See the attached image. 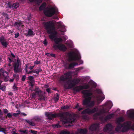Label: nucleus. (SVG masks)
Masks as SVG:
<instances>
[{
  "instance_id": "10",
  "label": "nucleus",
  "mask_w": 134,
  "mask_h": 134,
  "mask_svg": "<svg viewBox=\"0 0 134 134\" xmlns=\"http://www.w3.org/2000/svg\"><path fill=\"white\" fill-rule=\"evenodd\" d=\"M72 76V72H67L61 76L60 80L62 81H65L67 79L71 78Z\"/></svg>"
},
{
  "instance_id": "3",
  "label": "nucleus",
  "mask_w": 134,
  "mask_h": 134,
  "mask_svg": "<svg viewBox=\"0 0 134 134\" xmlns=\"http://www.w3.org/2000/svg\"><path fill=\"white\" fill-rule=\"evenodd\" d=\"M43 24L47 30L48 33L51 34L49 36L50 38L54 41L55 44L53 46L54 48L61 51L66 50V48L65 46L63 44L59 43L62 41V38H56V35L57 32L55 31L54 23L53 21H50L47 22H44Z\"/></svg>"
},
{
  "instance_id": "45",
  "label": "nucleus",
  "mask_w": 134,
  "mask_h": 134,
  "mask_svg": "<svg viewBox=\"0 0 134 134\" xmlns=\"http://www.w3.org/2000/svg\"><path fill=\"white\" fill-rule=\"evenodd\" d=\"M26 78V76H23L22 80L23 81H24L25 79Z\"/></svg>"
},
{
  "instance_id": "2",
  "label": "nucleus",
  "mask_w": 134,
  "mask_h": 134,
  "mask_svg": "<svg viewBox=\"0 0 134 134\" xmlns=\"http://www.w3.org/2000/svg\"><path fill=\"white\" fill-rule=\"evenodd\" d=\"M113 106V104L111 101H108L99 107H102V108H99L97 107H95L92 109L87 108L83 110L81 113L82 114H92L96 112H97L93 115V118L94 119H99L103 121H105L110 119L113 117L114 114V113L110 114L104 118L103 116L104 113H107L108 110L107 109H110Z\"/></svg>"
},
{
  "instance_id": "58",
  "label": "nucleus",
  "mask_w": 134,
  "mask_h": 134,
  "mask_svg": "<svg viewBox=\"0 0 134 134\" xmlns=\"http://www.w3.org/2000/svg\"><path fill=\"white\" fill-rule=\"evenodd\" d=\"M100 134H102V133H100Z\"/></svg>"
},
{
  "instance_id": "26",
  "label": "nucleus",
  "mask_w": 134,
  "mask_h": 134,
  "mask_svg": "<svg viewBox=\"0 0 134 134\" xmlns=\"http://www.w3.org/2000/svg\"><path fill=\"white\" fill-rule=\"evenodd\" d=\"M28 79L30 80L31 83H33L34 82V77L32 76H30L28 77Z\"/></svg>"
},
{
  "instance_id": "43",
  "label": "nucleus",
  "mask_w": 134,
  "mask_h": 134,
  "mask_svg": "<svg viewBox=\"0 0 134 134\" xmlns=\"http://www.w3.org/2000/svg\"><path fill=\"white\" fill-rule=\"evenodd\" d=\"M30 132L31 133L35 134H36L37 132L36 131H33L32 130H31Z\"/></svg>"
},
{
  "instance_id": "48",
  "label": "nucleus",
  "mask_w": 134,
  "mask_h": 134,
  "mask_svg": "<svg viewBox=\"0 0 134 134\" xmlns=\"http://www.w3.org/2000/svg\"><path fill=\"white\" fill-rule=\"evenodd\" d=\"M43 43L45 45H46L47 44V43L46 42V40H45L43 42Z\"/></svg>"
},
{
  "instance_id": "42",
  "label": "nucleus",
  "mask_w": 134,
  "mask_h": 134,
  "mask_svg": "<svg viewBox=\"0 0 134 134\" xmlns=\"http://www.w3.org/2000/svg\"><path fill=\"white\" fill-rule=\"evenodd\" d=\"M19 114V113H14L12 115H13L14 116H18Z\"/></svg>"
},
{
  "instance_id": "32",
  "label": "nucleus",
  "mask_w": 134,
  "mask_h": 134,
  "mask_svg": "<svg viewBox=\"0 0 134 134\" xmlns=\"http://www.w3.org/2000/svg\"><path fill=\"white\" fill-rule=\"evenodd\" d=\"M75 108H77L78 110L79 111H80L82 110V109L81 108H79V105L78 104H77L76 106L75 107Z\"/></svg>"
},
{
  "instance_id": "8",
  "label": "nucleus",
  "mask_w": 134,
  "mask_h": 134,
  "mask_svg": "<svg viewBox=\"0 0 134 134\" xmlns=\"http://www.w3.org/2000/svg\"><path fill=\"white\" fill-rule=\"evenodd\" d=\"M96 92L99 94L96 97V98L98 104L101 102L105 98V96L102 93L101 91L99 89H97Z\"/></svg>"
},
{
  "instance_id": "49",
  "label": "nucleus",
  "mask_w": 134,
  "mask_h": 134,
  "mask_svg": "<svg viewBox=\"0 0 134 134\" xmlns=\"http://www.w3.org/2000/svg\"><path fill=\"white\" fill-rule=\"evenodd\" d=\"M58 99H59V97L58 96H57L56 98L55 99V101H57L58 100Z\"/></svg>"
},
{
  "instance_id": "56",
  "label": "nucleus",
  "mask_w": 134,
  "mask_h": 134,
  "mask_svg": "<svg viewBox=\"0 0 134 134\" xmlns=\"http://www.w3.org/2000/svg\"><path fill=\"white\" fill-rule=\"evenodd\" d=\"M83 118L84 119H85L86 118V117L85 116H83Z\"/></svg>"
},
{
  "instance_id": "52",
  "label": "nucleus",
  "mask_w": 134,
  "mask_h": 134,
  "mask_svg": "<svg viewBox=\"0 0 134 134\" xmlns=\"http://www.w3.org/2000/svg\"><path fill=\"white\" fill-rule=\"evenodd\" d=\"M11 54V55H12V56L13 57H15V56L14 55L13 53H12Z\"/></svg>"
},
{
  "instance_id": "7",
  "label": "nucleus",
  "mask_w": 134,
  "mask_h": 134,
  "mask_svg": "<svg viewBox=\"0 0 134 134\" xmlns=\"http://www.w3.org/2000/svg\"><path fill=\"white\" fill-rule=\"evenodd\" d=\"M45 15L47 16H52L58 12L57 8L55 6L51 7L46 8L44 11Z\"/></svg>"
},
{
  "instance_id": "30",
  "label": "nucleus",
  "mask_w": 134,
  "mask_h": 134,
  "mask_svg": "<svg viewBox=\"0 0 134 134\" xmlns=\"http://www.w3.org/2000/svg\"><path fill=\"white\" fill-rule=\"evenodd\" d=\"M52 126L53 127L55 128L60 127H61V126L58 124L53 125H52Z\"/></svg>"
},
{
  "instance_id": "31",
  "label": "nucleus",
  "mask_w": 134,
  "mask_h": 134,
  "mask_svg": "<svg viewBox=\"0 0 134 134\" xmlns=\"http://www.w3.org/2000/svg\"><path fill=\"white\" fill-rule=\"evenodd\" d=\"M6 87L5 86H1L0 87V89H1L3 91H5L6 90Z\"/></svg>"
},
{
  "instance_id": "50",
  "label": "nucleus",
  "mask_w": 134,
  "mask_h": 134,
  "mask_svg": "<svg viewBox=\"0 0 134 134\" xmlns=\"http://www.w3.org/2000/svg\"><path fill=\"white\" fill-rule=\"evenodd\" d=\"M46 91L48 93H49L50 92V89L49 88H48L46 89Z\"/></svg>"
},
{
  "instance_id": "25",
  "label": "nucleus",
  "mask_w": 134,
  "mask_h": 134,
  "mask_svg": "<svg viewBox=\"0 0 134 134\" xmlns=\"http://www.w3.org/2000/svg\"><path fill=\"white\" fill-rule=\"evenodd\" d=\"M46 4L45 3H43L40 7L39 9L40 10H42L45 7Z\"/></svg>"
},
{
  "instance_id": "33",
  "label": "nucleus",
  "mask_w": 134,
  "mask_h": 134,
  "mask_svg": "<svg viewBox=\"0 0 134 134\" xmlns=\"http://www.w3.org/2000/svg\"><path fill=\"white\" fill-rule=\"evenodd\" d=\"M46 55H47L48 56L51 55L52 57H55V55L54 54H50L48 53H46Z\"/></svg>"
},
{
  "instance_id": "15",
  "label": "nucleus",
  "mask_w": 134,
  "mask_h": 134,
  "mask_svg": "<svg viewBox=\"0 0 134 134\" xmlns=\"http://www.w3.org/2000/svg\"><path fill=\"white\" fill-rule=\"evenodd\" d=\"M14 25L19 30H20L23 26V23L21 21L16 22L15 23Z\"/></svg>"
},
{
  "instance_id": "17",
  "label": "nucleus",
  "mask_w": 134,
  "mask_h": 134,
  "mask_svg": "<svg viewBox=\"0 0 134 134\" xmlns=\"http://www.w3.org/2000/svg\"><path fill=\"white\" fill-rule=\"evenodd\" d=\"M25 32L26 31H25L24 33L25 35L27 36H32L35 34L32 30L30 29H29L27 31Z\"/></svg>"
},
{
  "instance_id": "29",
  "label": "nucleus",
  "mask_w": 134,
  "mask_h": 134,
  "mask_svg": "<svg viewBox=\"0 0 134 134\" xmlns=\"http://www.w3.org/2000/svg\"><path fill=\"white\" fill-rule=\"evenodd\" d=\"M12 4L10 2H8L6 5V7L7 8H10L11 7Z\"/></svg>"
},
{
  "instance_id": "6",
  "label": "nucleus",
  "mask_w": 134,
  "mask_h": 134,
  "mask_svg": "<svg viewBox=\"0 0 134 134\" xmlns=\"http://www.w3.org/2000/svg\"><path fill=\"white\" fill-rule=\"evenodd\" d=\"M61 120L64 124L71 123L73 122L75 119V115L74 114L68 112L61 114Z\"/></svg>"
},
{
  "instance_id": "24",
  "label": "nucleus",
  "mask_w": 134,
  "mask_h": 134,
  "mask_svg": "<svg viewBox=\"0 0 134 134\" xmlns=\"http://www.w3.org/2000/svg\"><path fill=\"white\" fill-rule=\"evenodd\" d=\"M60 134H73V133L67 131H63L61 132Z\"/></svg>"
},
{
  "instance_id": "19",
  "label": "nucleus",
  "mask_w": 134,
  "mask_h": 134,
  "mask_svg": "<svg viewBox=\"0 0 134 134\" xmlns=\"http://www.w3.org/2000/svg\"><path fill=\"white\" fill-rule=\"evenodd\" d=\"M87 131L86 129H78L76 132V134H87Z\"/></svg>"
},
{
  "instance_id": "1",
  "label": "nucleus",
  "mask_w": 134,
  "mask_h": 134,
  "mask_svg": "<svg viewBox=\"0 0 134 134\" xmlns=\"http://www.w3.org/2000/svg\"><path fill=\"white\" fill-rule=\"evenodd\" d=\"M80 81V80L78 78H75L72 80H69L67 82L66 84L64 85V86L67 89L73 88L74 91L75 92H79L83 89L90 88L89 90H84L82 91V93L86 98L83 100V104L86 107H92L95 105V101L94 100H92L91 97H90L92 94V90L91 88L95 87L96 84L93 81H91L89 82L88 84L74 87Z\"/></svg>"
},
{
  "instance_id": "12",
  "label": "nucleus",
  "mask_w": 134,
  "mask_h": 134,
  "mask_svg": "<svg viewBox=\"0 0 134 134\" xmlns=\"http://www.w3.org/2000/svg\"><path fill=\"white\" fill-rule=\"evenodd\" d=\"M41 92L39 89H38L37 90H36V91L35 93H32V98H34L35 97H36L37 96H38L41 99H43V97H42V96H41Z\"/></svg>"
},
{
  "instance_id": "22",
  "label": "nucleus",
  "mask_w": 134,
  "mask_h": 134,
  "mask_svg": "<svg viewBox=\"0 0 134 134\" xmlns=\"http://www.w3.org/2000/svg\"><path fill=\"white\" fill-rule=\"evenodd\" d=\"M42 71L41 68H37V69H36L35 70H33V72L34 73L38 74L40 72Z\"/></svg>"
},
{
  "instance_id": "14",
  "label": "nucleus",
  "mask_w": 134,
  "mask_h": 134,
  "mask_svg": "<svg viewBox=\"0 0 134 134\" xmlns=\"http://www.w3.org/2000/svg\"><path fill=\"white\" fill-rule=\"evenodd\" d=\"M0 42L3 46L5 47H6L8 44V43L6 41L4 37L3 36L0 37Z\"/></svg>"
},
{
  "instance_id": "54",
  "label": "nucleus",
  "mask_w": 134,
  "mask_h": 134,
  "mask_svg": "<svg viewBox=\"0 0 134 134\" xmlns=\"http://www.w3.org/2000/svg\"><path fill=\"white\" fill-rule=\"evenodd\" d=\"M54 19H57V20H58L59 19L57 17H55V18Z\"/></svg>"
},
{
  "instance_id": "38",
  "label": "nucleus",
  "mask_w": 134,
  "mask_h": 134,
  "mask_svg": "<svg viewBox=\"0 0 134 134\" xmlns=\"http://www.w3.org/2000/svg\"><path fill=\"white\" fill-rule=\"evenodd\" d=\"M19 35V33H17L15 34V38H16L18 37V36Z\"/></svg>"
},
{
  "instance_id": "40",
  "label": "nucleus",
  "mask_w": 134,
  "mask_h": 134,
  "mask_svg": "<svg viewBox=\"0 0 134 134\" xmlns=\"http://www.w3.org/2000/svg\"><path fill=\"white\" fill-rule=\"evenodd\" d=\"M3 112L5 113H7L8 112V111L6 109H4L3 110Z\"/></svg>"
},
{
  "instance_id": "36",
  "label": "nucleus",
  "mask_w": 134,
  "mask_h": 134,
  "mask_svg": "<svg viewBox=\"0 0 134 134\" xmlns=\"http://www.w3.org/2000/svg\"><path fill=\"white\" fill-rule=\"evenodd\" d=\"M19 131L21 132V134H25V133L26 132V131H23L21 130H20Z\"/></svg>"
},
{
  "instance_id": "13",
  "label": "nucleus",
  "mask_w": 134,
  "mask_h": 134,
  "mask_svg": "<svg viewBox=\"0 0 134 134\" xmlns=\"http://www.w3.org/2000/svg\"><path fill=\"white\" fill-rule=\"evenodd\" d=\"M99 124H95L91 125L89 127V129L90 131H93L96 130L99 127Z\"/></svg>"
},
{
  "instance_id": "23",
  "label": "nucleus",
  "mask_w": 134,
  "mask_h": 134,
  "mask_svg": "<svg viewBox=\"0 0 134 134\" xmlns=\"http://www.w3.org/2000/svg\"><path fill=\"white\" fill-rule=\"evenodd\" d=\"M26 121L28 123L31 125L34 126L35 125V123L31 120H26Z\"/></svg>"
},
{
  "instance_id": "55",
  "label": "nucleus",
  "mask_w": 134,
  "mask_h": 134,
  "mask_svg": "<svg viewBox=\"0 0 134 134\" xmlns=\"http://www.w3.org/2000/svg\"><path fill=\"white\" fill-rule=\"evenodd\" d=\"M80 69V68H78L76 70V71H78V70H79Z\"/></svg>"
},
{
  "instance_id": "11",
  "label": "nucleus",
  "mask_w": 134,
  "mask_h": 134,
  "mask_svg": "<svg viewBox=\"0 0 134 134\" xmlns=\"http://www.w3.org/2000/svg\"><path fill=\"white\" fill-rule=\"evenodd\" d=\"M56 25L59 30L61 32H64L66 31V29L62 22L60 21L57 22Z\"/></svg>"
},
{
  "instance_id": "46",
  "label": "nucleus",
  "mask_w": 134,
  "mask_h": 134,
  "mask_svg": "<svg viewBox=\"0 0 134 134\" xmlns=\"http://www.w3.org/2000/svg\"><path fill=\"white\" fill-rule=\"evenodd\" d=\"M34 67V66H30L29 67V69H30L31 70Z\"/></svg>"
},
{
  "instance_id": "57",
  "label": "nucleus",
  "mask_w": 134,
  "mask_h": 134,
  "mask_svg": "<svg viewBox=\"0 0 134 134\" xmlns=\"http://www.w3.org/2000/svg\"><path fill=\"white\" fill-rule=\"evenodd\" d=\"M61 34H63V33H62Z\"/></svg>"
},
{
  "instance_id": "16",
  "label": "nucleus",
  "mask_w": 134,
  "mask_h": 134,
  "mask_svg": "<svg viewBox=\"0 0 134 134\" xmlns=\"http://www.w3.org/2000/svg\"><path fill=\"white\" fill-rule=\"evenodd\" d=\"M46 116L48 117L49 120H52L53 118H55L58 116V114H52L51 113H47L45 114Z\"/></svg>"
},
{
  "instance_id": "5",
  "label": "nucleus",
  "mask_w": 134,
  "mask_h": 134,
  "mask_svg": "<svg viewBox=\"0 0 134 134\" xmlns=\"http://www.w3.org/2000/svg\"><path fill=\"white\" fill-rule=\"evenodd\" d=\"M68 56L69 61L77 60L78 61V63L74 62L70 64H66L65 66L66 68L71 69L78 64H80L83 63V61L82 60H79L81 57L79 53L76 49H75L69 53L68 54Z\"/></svg>"
},
{
  "instance_id": "41",
  "label": "nucleus",
  "mask_w": 134,
  "mask_h": 134,
  "mask_svg": "<svg viewBox=\"0 0 134 134\" xmlns=\"http://www.w3.org/2000/svg\"><path fill=\"white\" fill-rule=\"evenodd\" d=\"M40 63V62L39 61H38L37 60H36L34 62V63L35 64H39Z\"/></svg>"
},
{
  "instance_id": "35",
  "label": "nucleus",
  "mask_w": 134,
  "mask_h": 134,
  "mask_svg": "<svg viewBox=\"0 0 134 134\" xmlns=\"http://www.w3.org/2000/svg\"><path fill=\"white\" fill-rule=\"evenodd\" d=\"M69 108V107L68 105L63 106L62 107V109H68Z\"/></svg>"
},
{
  "instance_id": "20",
  "label": "nucleus",
  "mask_w": 134,
  "mask_h": 134,
  "mask_svg": "<svg viewBox=\"0 0 134 134\" xmlns=\"http://www.w3.org/2000/svg\"><path fill=\"white\" fill-rule=\"evenodd\" d=\"M67 45L70 47H72L73 46V42L71 40H68L67 42Z\"/></svg>"
},
{
  "instance_id": "53",
  "label": "nucleus",
  "mask_w": 134,
  "mask_h": 134,
  "mask_svg": "<svg viewBox=\"0 0 134 134\" xmlns=\"http://www.w3.org/2000/svg\"><path fill=\"white\" fill-rule=\"evenodd\" d=\"M13 79H11L10 80V82H13Z\"/></svg>"
},
{
  "instance_id": "44",
  "label": "nucleus",
  "mask_w": 134,
  "mask_h": 134,
  "mask_svg": "<svg viewBox=\"0 0 134 134\" xmlns=\"http://www.w3.org/2000/svg\"><path fill=\"white\" fill-rule=\"evenodd\" d=\"M27 74H31L32 72H33V71H30L28 72L27 71V72H26Z\"/></svg>"
},
{
  "instance_id": "28",
  "label": "nucleus",
  "mask_w": 134,
  "mask_h": 134,
  "mask_svg": "<svg viewBox=\"0 0 134 134\" xmlns=\"http://www.w3.org/2000/svg\"><path fill=\"white\" fill-rule=\"evenodd\" d=\"M31 2H35L37 3L38 4L41 2L42 0H29Z\"/></svg>"
},
{
  "instance_id": "39",
  "label": "nucleus",
  "mask_w": 134,
  "mask_h": 134,
  "mask_svg": "<svg viewBox=\"0 0 134 134\" xmlns=\"http://www.w3.org/2000/svg\"><path fill=\"white\" fill-rule=\"evenodd\" d=\"M15 131L16 130L15 129H14L12 130V132L13 133V134H17V133L15 132Z\"/></svg>"
},
{
  "instance_id": "27",
  "label": "nucleus",
  "mask_w": 134,
  "mask_h": 134,
  "mask_svg": "<svg viewBox=\"0 0 134 134\" xmlns=\"http://www.w3.org/2000/svg\"><path fill=\"white\" fill-rule=\"evenodd\" d=\"M19 6V4L18 3H15L13 4L12 7L14 8H16Z\"/></svg>"
},
{
  "instance_id": "9",
  "label": "nucleus",
  "mask_w": 134,
  "mask_h": 134,
  "mask_svg": "<svg viewBox=\"0 0 134 134\" xmlns=\"http://www.w3.org/2000/svg\"><path fill=\"white\" fill-rule=\"evenodd\" d=\"M14 70L15 73H19L21 71L20 63L19 60H17V62L14 64Z\"/></svg>"
},
{
  "instance_id": "4",
  "label": "nucleus",
  "mask_w": 134,
  "mask_h": 134,
  "mask_svg": "<svg viewBox=\"0 0 134 134\" xmlns=\"http://www.w3.org/2000/svg\"><path fill=\"white\" fill-rule=\"evenodd\" d=\"M127 117L134 122V110L130 109L127 110L126 113ZM125 120L124 117L121 116L117 118L116 120V124L118 125L116 128L115 130L117 131H120L121 130L123 131H125L130 129L134 130V123L132 125V122L128 121L125 122L123 125L120 123Z\"/></svg>"
},
{
  "instance_id": "37",
  "label": "nucleus",
  "mask_w": 134,
  "mask_h": 134,
  "mask_svg": "<svg viewBox=\"0 0 134 134\" xmlns=\"http://www.w3.org/2000/svg\"><path fill=\"white\" fill-rule=\"evenodd\" d=\"M7 116L8 117H10L12 116V115L11 113H9L7 114Z\"/></svg>"
},
{
  "instance_id": "51",
  "label": "nucleus",
  "mask_w": 134,
  "mask_h": 134,
  "mask_svg": "<svg viewBox=\"0 0 134 134\" xmlns=\"http://www.w3.org/2000/svg\"><path fill=\"white\" fill-rule=\"evenodd\" d=\"M64 38L65 40H67V39H68V37L67 36H64Z\"/></svg>"
},
{
  "instance_id": "21",
  "label": "nucleus",
  "mask_w": 134,
  "mask_h": 134,
  "mask_svg": "<svg viewBox=\"0 0 134 134\" xmlns=\"http://www.w3.org/2000/svg\"><path fill=\"white\" fill-rule=\"evenodd\" d=\"M0 71L3 73V75L5 78L7 76V73L4 71L3 70L1 69H0Z\"/></svg>"
},
{
  "instance_id": "34",
  "label": "nucleus",
  "mask_w": 134,
  "mask_h": 134,
  "mask_svg": "<svg viewBox=\"0 0 134 134\" xmlns=\"http://www.w3.org/2000/svg\"><path fill=\"white\" fill-rule=\"evenodd\" d=\"M5 131L6 130L5 129L3 128H0V132H2L4 133H5Z\"/></svg>"
},
{
  "instance_id": "18",
  "label": "nucleus",
  "mask_w": 134,
  "mask_h": 134,
  "mask_svg": "<svg viewBox=\"0 0 134 134\" xmlns=\"http://www.w3.org/2000/svg\"><path fill=\"white\" fill-rule=\"evenodd\" d=\"M112 128L111 124H108L104 127L103 131L105 132L109 131L111 130Z\"/></svg>"
},
{
  "instance_id": "47",
  "label": "nucleus",
  "mask_w": 134,
  "mask_h": 134,
  "mask_svg": "<svg viewBox=\"0 0 134 134\" xmlns=\"http://www.w3.org/2000/svg\"><path fill=\"white\" fill-rule=\"evenodd\" d=\"M27 65L26 64V67H25V70L26 72H27Z\"/></svg>"
}]
</instances>
